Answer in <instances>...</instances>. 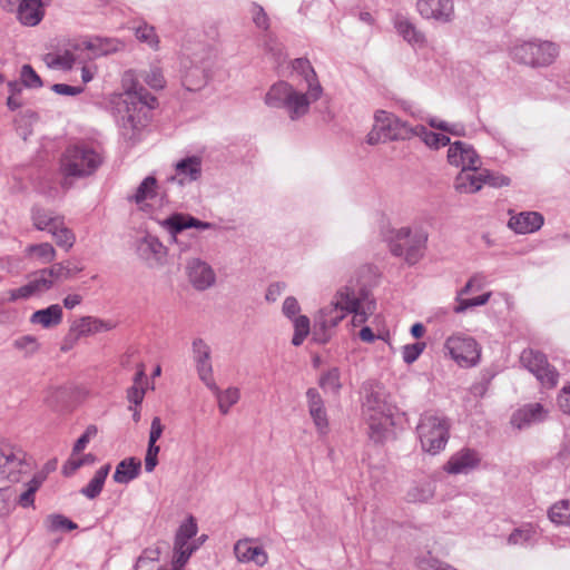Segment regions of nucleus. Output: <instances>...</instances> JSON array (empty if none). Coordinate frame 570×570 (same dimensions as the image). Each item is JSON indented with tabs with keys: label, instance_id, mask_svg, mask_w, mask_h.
<instances>
[{
	"label": "nucleus",
	"instance_id": "11",
	"mask_svg": "<svg viewBox=\"0 0 570 570\" xmlns=\"http://www.w3.org/2000/svg\"><path fill=\"white\" fill-rule=\"evenodd\" d=\"M31 471V462L26 452L11 444L0 445V476L10 482H19L23 474Z\"/></svg>",
	"mask_w": 570,
	"mask_h": 570
},
{
	"label": "nucleus",
	"instance_id": "30",
	"mask_svg": "<svg viewBox=\"0 0 570 570\" xmlns=\"http://www.w3.org/2000/svg\"><path fill=\"white\" fill-rule=\"evenodd\" d=\"M136 249L139 257L147 262H160L166 255L165 246L153 235L140 238Z\"/></svg>",
	"mask_w": 570,
	"mask_h": 570
},
{
	"label": "nucleus",
	"instance_id": "38",
	"mask_svg": "<svg viewBox=\"0 0 570 570\" xmlns=\"http://www.w3.org/2000/svg\"><path fill=\"white\" fill-rule=\"evenodd\" d=\"M77 52L73 47L65 50L63 53L50 52L45 56V62L51 69L70 70L80 60V56Z\"/></svg>",
	"mask_w": 570,
	"mask_h": 570
},
{
	"label": "nucleus",
	"instance_id": "62",
	"mask_svg": "<svg viewBox=\"0 0 570 570\" xmlns=\"http://www.w3.org/2000/svg\"><path fill=\"white\" fill-rule=\"evenodd\" d=\"M164 431V425L158 416H155L151 421L148 445H157V441L160 439Z\"/></svg>",
	"mask_w": 570,
	"mask_h": 570
},
{
	"label": "nucleus",
	"instance_id": "17",
	"mask_svg": "<svg viewBox=\"0 0 570 570\" xmlns=\"http://www.w3.org/2000/svg\"><path fill=\"white\" fill-rule=\"evenodd\" d=\"M190 284L197 291H206L216 283V274L212 266L199 258H193L186 266Z\"/></svg>",
	"mask_w": 570,
	"mask_h": 570
},
{
	"label": "nucleus",
	"instance_id": "25",
	"mask_svg": "<svg viewBox=\"0 0 570 570\" xmlns=\"http://www.w3.org/2000/svg\"><path fill=\"white\" fill-rule=\"evenodd\" d=\"M202 176V159L197 156L186 157L179 160L175 166V176L179 185H185L199 179Z\"/></svg>",
	"mask_w": 570,
	"mask_h": 570
},
{
	"label": "nucleus",
	"instance_id": "47",
	"mask_svg": "<svg viewBox=\"0 0 570 570\" xmlns=\"http://www.w3.org/2000/svg\"><path fill=\"white\" fill-rule=\"evenodd\" d=\"M27 255L36 256L41 263L48 264L56 258V249L50 243L32 244L26 248Z\"/></svg>",
	"mask_w": 570,
	"mask_h": 570
},
{
	"label": "nucleus",
	"instance_id": "8",
	"mask_svg": "<svg viewBox=\"0 0 570 570\" xmlns=\"http://www.w3.org/2000/svg\"><path fill=\"white\" fill-rule=\"evenodd\" d=\"M412 126L386 110H376L374 124L366 136L368 145L385 144L395 140H410Z\"/></svg>",
	"mask_w": 570,
	"mask_h": 570
},
{
	"label": "nucleus",
	"instance_id": "54",
	"mask_svg": "<svg viewBox=\"0 0 570 570\" xmlns=\"http://www.w3.org/2000/svg\"><path fill=\"white\" fill-rule=\"evenodd\" d=\"M140 77L153 89H163L165 87V78L158 67H151L148 71H144Z\"/></svg>",
	"mask_w": 570,
	"mask_h": 570
},
{
	"label": "nucleus",
	"instance_id": "3",
	"mask_svg": "<svg viewBox=\"0 0 570 570\" xmlns=\"http://www.w3.org/2000/svg\"><path fill=\"white\" fill-rule=\"evenodd\" d=\"M102 164V156L88 144H75L68 146L59 161V170L62 176L61 187L71 188L75 179L91 176Z\"/></svg>",
	"mask_w": 570,
	"mask_h": 570
},
{
	"label": "nucleus",
	"instance_id": "48",
	"mask_svg": "<svg viewBox=\"0 0 570 570\" xmlns=\"http://www.w3.org/2000/svg\"><path fill=\"white\" fill-rule=\"evenodd\" d=\"M434 497V483L424 481L414 485L409 492L407 498L412 502H426Z\"/></svg>",
	"mask_w": 570,
	"mask_h": 570
},
{
	"label": "nucleus",
	"instance_id": "32",
	"mask_svg": "<svg viewBox=\"0 0 570 570\" xmlns=\"http://www.w3.org/2000/svg\"><path fill=\"white\" fill-rule=\"evenodd\" d=\"M204 384L216 396L219 412L224 415H226L230 407L239 401L240 392L237 387H228L225 391H222L214 379Z\"/></svg>",
	"mask_w": 570,
	"mask_h": 570
},
{
	"label": "nucleus",
	"instance_id": "46",
	"mask_svg": "<svg viewBox=\"0 0 570 570\" xmlns=\"http://www.w3.org/2000/svg\"><path fill=\"white\" fill-rule=\"evenodd\" d=\"M134 32L136 38L149 46L151 49L157 50L159 47V38L156 33V30L153 26L141 22L137 27H134Z\"/></svg>",
	"mask_w": 570,
	"mask_h": 570
},
{
	"label": "nucleus",
	"instance_id": "26",
	"mask_svg": "<svg viewBox=\"0 0 570 570\" xmlns=\"http://www.w3.org/2000/svg\"><path fill=\"white\" fill-rule=\"evenodd\" d=\"M31 219L36 229L51 234L65 222L62 215L41 206H35L31 209Z\"/></svg>",
	"mask_w": 570,
	"mask_h": 570
},
{
	"label": "nucleus",
	"instance_id": "50",
	"mask_svg": "<svg viewBox=\"0 0 570 570\" xmlns=\"http://www.w3.org/2000/svg\"><path fill=\"white\" fill-rule=\"evenodd\" d=\"M549 518L554 523L570 525V500L553 504L549 510Z\"/></svg>",
	"mask_w": 570,
	"mask_h": 570
},
{
	"label": "nucleus",
	"instance_id": "23",
	"mask_svg": "<svg viewBox=\"0 0 570 570\" xmlns=\"http://www.w3.org/2000/svg\"><path fill=\"white\" fill-rule=\"evenodd\" d=\"M547 417V411L540 403L527 404L515 411L511 417V424L519 429L529 428L532 424L540 423Z\"/></svg>",
	"mask_w": 570,
	"mask_h": 570
},
{
	"label": "nucleus",
	"instance_id": "9",
	"mask_svg": "<svg viewBox=\"0 0 570 570\" xmlns=\"http://www.w3.org/2000/svg\"><path fill=\"white\" fill-rule=\"evenodd\" d=\"M363 415L368 424L370 438L375 442H381L385 432L393 425V413L380 392L372 391L366 395L363 403Z\"/></svg>",
	"mask_w": 570,
	"mask_h": 570
},
{
	"label": "nucleus",
	"instance_id": "28",
	"mask_svg": "<svg viewBox=\"0 0 570 570\" xmlns=\"http://www.w3.org/2000/svg\"><path fill=\"white\" fill-rule=\"evenodd\" d=\"M543 225V216L537 212H522L509 219L508 226L518 234L537 232Z\"/></svg>",
	"mask_w": 570,
	"mask_h": 570
},
{
	"label": "nucleus",
	"instance_id": "20",
	"mask_svg": "<svg viewBox=\"0 0 570 570\" xmlns=\"http://www.w3.org/2000/svg\"><path fill=\"white\" fill-rule=\"evenodd\" d=\"M124 48V43L115 38L95 37L87 40L79 41L73 45L76 51L88 50L91 52L88 59L115 53Z\"/></svg>",
	"mask_w": 570,
	"mask_h": 570
},
{
	"label": "nucleus",
	"instance_id": "51",
	"mask_svg": "<svg viewBox=\"0 0 570 570\" xmlns=\"http://www.w3.org/2000/svg\"><path fill=\"white\" fill-rule=\"evenodd\" d=\"M51 236L56 244L67 252L71 249L76 243V235L66 226L65 222L51 233Z\"/></svg>",
	"mask_w": 570,
	"mask_h": 570
},
{
	"label": "nucleus",
	"instance_id": "1",
	"mask_svg": "<svg viewBox=\"0 0 570 570\" xmlns=\"http://www.w3.org/2000/svg\"><path fill=\"white\" fill-rule=\"evenodd\" d=\"M122 85L125 91L117 106L118 124L125 139L136 140L140 130L148 125L150 112L158 102L136 79L132 70L125 72Z\"/></svg>",
	"mask_w": 570,
	"mask_h": 570
},
{
	"label": "nucleus",
	"instance_id": "55",
	"mask_svg": "<svg viewBox=\"0 0 570 570\" xmlns=\"http://www.w3.org/2000/svg\"><path fill=\"white\" fill-rule=\"evenodd\" d=\"M158 550L147 549L138 558L135 570H144L146 566H151V570H159L156 561L158 560Z\"/></svg>",
	"mask_w": 570,
	"mask_h": 570
},
{
	"label": "nucleus",
	"instance_id": "14",
	"mask_svg": "<svg viewBox=\"0 0 570 570\" xmlns=\"http://www.w3.org/2000/svg\"><path fill=\"white\" fill-rule=\"evenodd\" d=\"M415 8L424 20L446 24L455 19L453 0H416Z\"/></svg>",
	"mask_w": 570,
	"mask_h": 570
},
{
	"label": "nucleus",
	"instance_id": "34",
	"mask_svg": "<svg viewBox=\"0 0 570 570\" xmlns=\"http://www.w3.org/2000/svg\"><path fill=\"white\" fill-rule=\"evenodd\" d=\"M82 267H79L72 264L70 261L56 263L51 265L49 268H45L40 271L41 277L50 281V288L53 285L55 281L58 279H69L73 277L77 273L81 272Z\"/></svg>",
	"mask_w": 570,
	"mask_h": 570
},
{
	"label": "nucleus",
	"instance_id": "21",
	"mask_svg": "<svg viewBox=\"0 0 570 570\" xmlns=\"http://www.w3.org/2000/svg\"><path fill=\"white\" fill-rule=\"evenodd\" d=\"M481 458L475 450L463 448L452 454L444 465L450 474H466L480 464Z\"/></svg>",
	"mask_w": 570,
	"mask_h": 570
},
{
	"label": "nucleus",
	"instance_id": "37",
	"mask_svg": "<svg viewBox=\"0 0 570 570\" xmlns=\"http://www.w3.org/2000/svg\"><path fill=\"white\" fill-rule=\"evenodd\" d=\"M141 462L135 458H128L118 463L114 473V480L120 484H127L139 475Z\"/></svg>",
	"mask_w": 570,
	"mask_h": 570
},
{
	"label": "nucleus",
	"instance_id": "35",
	"mask_svg": "<svg viewBox=\"0 0 570 570\" xmlns=\"http://www.w3.org/2000/svg\"><path fill=\"white\" fill-rule=\"evenodd\" d=\"M483 186L482 173L476 170H461L454 181V187L459 193L473 194Z\"/></svg>",
	"mask_w": 570,
	"mask_h": 570
},
{
	"label": "nucleus",
	"instance_id": "18",
	"mask_svg": "<svg viewBox=\"0 0 570 570\" xmlns=\"http://www.w3.org/2000/svg\"><path fill=\"white\" fill-rule=\"evenodd\" d=\"M191 354L199 380L206 383L214 379L210 346L200 337L194 338Z\"/></svg>",
	"mask_w": 570,
	"mask_h": 570
},
{
	"label": "nucleus",
	"instance_id": "45",
	"mask_svg": "<svg viewBox=\"0 0 570 570\" xmlns=\"http://www.w3.org/2000/svg\"><path fill=\"white\" fill-rule=\"evenodd\" d=\"M318 384L324 391L338 394L342 389L340 370L332 367L324 372L318 380Z\"/></svg>",
	"mask_w": 570,
	"mask_h": 570
},
{
	"label": "nucleus",
	"instance_id": "7",
	"mask_svg": "<svg viewBox=\"0 0 570 570\" xmlns=\"http://www.w3.org/2000/svg\"><path fill=\"white\" fill-rule=\"evenodd\" d=\"M428 238V232L422 227L414 230L401 227L393 232L390 250L394 256L403 257L409 265H414L423 257Z\"/></svg>",
	"mask_w": 570,
	"mask_h": 570
},
{
	"label": "nucleus",
	"instance_id": "56",
	"mask_svg": "<svg viewBox=\"0 0 570 570\" xmlns=\"http://www.w3.org/2000/svg\"><path fill=\"white\" fill-rule=\"evenodd\" d=\"M426 344L424 342H417L414 344H407L403 346L402 356L406 364L414 363L424 351Z\"/></svg>",
	"mask_w": 570,
	"mask_h": 570
},
{
	"label": "nucleus",
	"instance_id": "42",
	"mask_svg": "<svg viewBox=\"0 0 570 570\" xmlns=\"http://www.w3.org/2000/svg\"><path fill=\"white\" fill-rule=\"evenodd\" d=\"M207 76L204 69L195 66L185 71L183 85L189 91L199 90L206 85Z\"/></svg>",
	"mask_w": 570,
	"mask_h": 570
},
{
	"label": "nucleus",
	"instance_id": "61",
	"mask_svg": "<svg viewBox=\"0 0 570 570\" xmlns=\"http://www.w3.org/2000/svg\"><path fill=\"white\" fill-rule=\"evenodd\" d=\"M330 327H323L320 321L315 318L313 327V340L317 343L325 344L330 341L331 334Z\"/></svg>",
	"mask_w": 570,
	"mask_h": 570
},
{
	"label": "nucleus",
	"instance_id": "6",
	"mask_svg": "<svg viewBox=\"0 0 570 570\" xmlns=\"http://www.w3.org/2000/svg\"><path fill=\"white\" fill-rule=\"evenodd\" d=\"M510 55L518 63L534 68L547 67L558 57L559 47L552 41L534 38L517 41L512 46Z\"/></svg>",
	"mask_w": 570,
	"mask_h": 570
},
{
	"label": "nucleus",
	"instance_id": "39",
	"mask_svg": "<svg viewBox=\"0 0 570 570\" xmlns=\"http://www.w3.org/2000/svg\"><path fill=\"white\" fill-rule=\"evenodd\" d=\"M413 137H419L428 147L433 149H439L450 144L448 136L430 131L423 125L412 126L411 139Z\"/></svg>",
	"mask_w": 570,
	"mask_h": 570
},
{
	"label": "nucleus",
	"instance_id": "27",
	"mask_svg": "<svg viewBox=\"0 0 570 570\" xmlns=\"http://www.w3.org/2000/svg\"><path fill=\"white\" fill-rule=\"evenodd\" d=\"M234 553L240 562H254L263 567L268 561V556L262 547H252L248 539L238 540L234 546Z\"/></svg>",
	"mask_w": 570,
	"mask_h": 570
},
{
	"label": "nucleus",
	"instance_id": "43",
	"mask_svg": "<svg viewBox=\"0 0 570 570\" xmlns=\"http://www.w3.org/2000/svg\"><path fill=\"white\" fill-rule=\"evenodd\" d=\"M538 532L535 528L531 523H527L520 528L514 529L509 538L508 543L509 544H527L534 542L537 539Z\"/></svg>",
	"mask_w": 570,
	"mask_h": 570
},
{
	"label": "nucleus",
	"instance_id": "22",
	"mask_svg": "<svg viewBox=\"0 0 570 570\" xmlns=\"http://www.w3.org/2000/svg\"><path fill=\"white\" fill-rule=\"evenodd\" d=\"M161 226L173 236L176 237L179 233L187 228L209 229L213 227L212 223L199 220L190 215L173 214L161 222Z\"/></svg>",
	"mask_w": 570,
	"mask_h": 570
},
{
	"label": "nucleus",
	"instance_id": "29",
	"mask_svg": "<svg viewBox=\"0 0 570 570\" xmlns=\"http://www.w3.org/2000/svg\"><path fill=\"white\" fill-rule=\"evenodd\" d=\"M50 288V281L41 277L39 274L35 279L30 281L28 284L19 287L9 289L6 294L4 298L8 302H17L19 299H27L36 294L42 293Z\"/></svg>",
	"mask_w": 570,
	"mask_h": 570
},
{
	"label": "nucleus",
	"instance_id": "19",
	"mask_svg": "<svg viewBox=\"0 0 570 570\" xmlns=\"http://www.w3.org/2000/svg\"><path fill=\"white\" fill-rule=\"evenodd\" d=\"M306 401L309 416L320 435L324 436L328 432V417L325 409L324 400L315 387L306 391Z\"/></svg>",
	"mask_w": 570,
	"mask_h": 570
},
{
	"label": "nucleus",
	"instance_id": "49",
	"mask_svg": "<svg viewBox=\"0 0 570 570\" xmlns=\"http://www.w3.org/2000/svg\"><path fill=\"white\" fill-rule=\"evenodd\" d=\"M294 325V335L292 338V344L294 346H299L303 344L304 340L311 332V322L309 318L305 315H298L293 320Z\"/></svg>",
	"mask_w": 570,
	"mask_h": 570
},
{
	"label": "nucleus",
	"instance_id": "16",
	"mask_svg": "<svg viewBox=\"0 0 570 570\" xmlns=\"http://www.w3.org/2000/svg\"><path fill=\"white\" fill-rule=\"evenodd\" d=\"M449 145L448 161L451 165L461 167L462 170H478L480 157L471 145L460 140Z\"/></svg>",
	"mask_w": 570,
	"mask_h": 570
},
{
	"label": "nucleus",
	"instance_id": "4",
	"mask_svg": "<svg viewBox=\"0 0 570 570\" xmlns=\"http://www.w3.org/2000/svg\"><path fill=\"white\" fill-rule=\"evenodd\" d=\"M264 101L271 108L285 109L293 121L304 117L314 102L306 94L296 90L286 81L274 83L266 92Z\"/></svg>",
	"mask_w": 570,
	"mask_h": 570
},
{
	"label": "nucleus",
	"instance_id": "59",
	"mask_svg": "<svg viewBox=\"0 0 570 570\" xmlns=\"http://www.w3.org/2000/svg\"><path fill=\"white\" fill-rule=\"evenodd\" d=\"M299 304L294 296H288L285 298L282 312L286 317L294 320L296 316H298L297 314L299 313Z\"/></svg>",
	"mask_w": 570,
	"mask_h": 570
},
{
	"label": "nucleus",
	"instance_id": "44",
	"mask_svg": "<svg viewBox=\"0 0 570 570\" xmlns=\"http://www.w3.org/2000/svg\"><path fill=\"white\" fill-rule=\"evenodd\" d=\"M16 351L22 353L23 357L30 358L40 350V343L33 335H22L12 342Z\"/></svg>",
	"mask_w": 570,
	"mask_h": 570
},
{
	"label": "nucleus",
	"instance_id": "15",
	"mask_svg": "<svg viewBox=\"0 0 570 570\" xmlns=\"http://www.w3.org/2000/svg\"><path fill=\"white\" fill-rule=\"evenodd\" d=\"M391 22L396 33L411 47L419 49L426 47L428 39L425 33L417 28L406 13L393 11L391 13Z\"/></svg>",
	"mask_w": 570,
	"mask_h": 570
},
{
	"label": "nucleus",
	"instance_id": "40",
	"mask_svg": "<svg viewBox=\"0 0 570 570\" xmlns=\"http://www.w3.org/2000/svg\"><path fill=\"white\" fill-rule=\"evenodd\" d=\"M115 327V324L110 321H104L92 316H83L79 320L76 325V330L79 335H89L100 332H107Z\"/></svg>",
	"mask_w": 570,
	"mask_h": 570
},
{
	"label": "nucleus",
	"instance_id": "63",
	"mask_svg": "<svg viewBox=\"0 0 570 570\" xmlns=\"http://www.w3.org/2000/svg\"><path fill=\"white\" fill-rule=\"evenodd\" d=\"M51 89L62 96H77L83 91V87L81 86H70L66 83H55Z\"/></svg>",
	"mask_w": 570,
	"mask_h": 570
},
{
	"label": "nucleus",
	"instance_id": "53",
	"mask_svg": "<svg viewBox=\"0 0 570 570\" xmlns=\"http://www.w3.org/2000/svg\"><path fill=\"white\" fill-rule=\"evenodd\" d=\"M20 80L27 88L42 87V80L30 65H23L20 70Z\"/></svg>",
	"mask_w": 570,
	"mask_h": 570
},
{
	"label": "nucleus",
	"instance_id": "64",
	"mask_svg": "<svg viewBox=\"0 0 570 570\" xmlns=\"http://www.w3.org/2000/svg\"><path fill=\"white\" fill-rule=\"evenodd\" d=\"M558 404L563 413L570 415V384L561 390L558 396Z\"/></svg>",
	"mask_w": 570,
	"mask_h": 570
},
{
	"label": "nucleus",
	"instance_id": "60",
	"mask_svg": "<svg viewBox=\"0 0 570 570\" xmlns=\"http://www.w3.org/2000/svg\"><path fill=\"white\" fill-rule=\"evenodd\" d=\"M160 448L158 445H148L146 456H145V470L147 472H153L158 464V453Z\"/></svg>",
	"mask_w": 570,
	"mask_h": 570
},
{
	"label": "nucleus",
	"instance_id": "41",
	"mask_svg": "<svg viewBox=\"0 0 570 570\" xmlns=\"http://www.w3.org/2000/svg\"><path fill=\"white\" fill-rule=\"evenodd\" d=\"M109 471V464H106L101 466L99 470H97L94 478L89 481V483L80 490V493L91 500L97 498L102 491Z\"/></svg>",
	"mask_w": 570,
	"mask_h": 570
},
{
	"label": "nucleus",
	"instance_id": "31",
	"mask_svg": "<svg viewBox=\"0 0 570 570\" xmlns=\"http://www.w3.org/2000/svg\"><path fill=\"white\" fill-rule=\"evenodd\" d=\"M43 4L41 0H21L17 17L26 26H37L43 18Z\"/></svg>",
	"mask_w": 570,
	"mask_h": 570
},
{
	"label": "nucleus",
	"instance_id": "2",
	"mask_svg": "<svg viewBox=\"0 0 570 570\" xmlns=\"http://www.w3.org/2000/svg\"><path fill=\"white\" fill-rule=\"evenodd\" d=\"M375 307L370 291L351 282L337 292L335 302L321 308L315 318L323 327L334 328L344 318L345 313H352V323L358 326L367 321Z\"/></svg>",
	"mask_w": 570,
	"mask_h": 570
},
{
	"label": "nucleus",
	"instance_id": "33",
	"mask_svg": "<svg viewBox=\"0 0 570 570\" xmlns=\"http://www.w3.org/2000/svg\"><path fill=\"white\" fill-rule=\"evenodd\" d=\"M158 183L154 176H147L136 188L132 195H129L127 199L137 204L140 209H145L148 206L147 202L157 197Z\"/></svg>",
	"mask_w": 570,
	"mask_h": 570
},
{
	"label": "nucleus",
	"instance_id": "57",
	"mask_svg": "<svg viewBox=\"0 0 570 570\" xmlns=\"http://www.w3.org/2000/svg\"><path fill=\"white\" fill-rule=\"evenodd\" d=\"M482 178L483 185L487 184L491 187H502L510 185V178L503 175H499L489 170H483Z\"/></svg>",
	"mask_w": 570,
	"mask_h": 570
},
{
	"label": "nucleus",
	"instance_id": "12",
	"mask_svg": "<svg viewBox=\"0 0 570 570\" xmlns=\"http://www.w3.org/2000/svg\"><path fill=\"white\" fill-rule=\"evenodd\" d=\"M520 362L543 386L551 389L558 384L559 373L549 364L543 353L531 348L524 350Z\"/></svg>",
	"mask_w": 570,
	"mask_h": 570
},
{
	"label": "nucleus",
	"instance_id": "5",
	"mask_svg": "<svg viewBox=\"0 0 570 570\" xmlns=\"http://www.w3.org/2000/svg\"><path fill=\"white\" fill-rule=\"evenodd\" d=\"M416 433L422 451L435 455L443 451L448 444L450 422L443 414L425 412L420 417Z\"/></svg>",
	"mask_w": 570,
	"mask_h": 570
},
{
	"label": "nucleus",
	"instance_id": "36",
	"mask_svg": "<svg viewBox=\"0 0 570 570\" xmlns=\"http://www.w3.org/2000/svg\"><path fill=\"white\" fill-rule=\"evenodd\" d=\"M61 321L62 308L59 304H52L47 308L36 311L30 317V322L32 324H39L43 328L57 326Z\"/></svg>",
	"mask_w": 570,
	"mask_h": 570
},
{
	"label": "nucleus",
	"instance_id": "13",
	"mask_svg": "<svg viewBox=\"0 0 570 570\" xmlns=\"http://www.w3.org/2000/svg\"><path fill=\"white\" fill-rule=\"evenodd\" d=\"M197 531L196 519L191 515L179 525L174 542V557L178 566H185L190 556L198 549L195 542H189L197 534Z\"/></svg>",
	"mask_w": 570,
	"mask_h": 570
},
{
	"label": "nucleus",
	"instance_id": "58",
	"mask_svg": "<svg viewBox=\"0 0 570 570\" xmlns=\"http://www.w3.org/2000/svg\"><path fill=\"white\" fill-rule=\"evenodd\" d=\"M250 13L253 22L256 24L257 28L263 30L268 29V17L261 6L253 3L250 7Z\"/></svg>",
	"mask_w": 570,
	"mask_h": 570
},
{
	"label": "nucleus",
	"instance_id": "24",
	"mask_svg": "<svg viewBox=\"0 0 570 570\" xmlns=\"http://www.w3.org/2000/svg\"><path fill=\"white\" fill-rule=\"evenodd\" d=\"M293 70L303 76L306 81L307 91L305 94L314 101L318 100L323 94V88L311 62L305 58H297L293 61Z\"/></svg>",
	"mask_w": 570,
	"mask_h": 570
},
{
	"label": "nucleus",
	"instance_id": "52",
	"mask_svg": "<svg viewBox=\"0 0 570 570\" xmlns=\"http://www.w3.org/2000/svg\"><path fill=\"white\" fill-rule=\"evenodd\" d=\"M491 297V293H484L478 297L473 298H460L456 297L458 305L454 306L453 311L456 314L464 313L466 309L475 306H482L485 305Z\"/></svg>",
	"mask_w": 570,
	"mask_h": 570
},
{
	"label": "nucleus",
	"instance_id": "10",
	"mask_svg": "<svg viewBox=\"0 0 570 570\" xmlns=\"http://www.w3.org/2000/svg\"><path fill=\"white\" fill-rule=\"evenodd\" d=\"M444 348L462 367L475 366L480 361L481 347L472 336L453 334L446 338Z\"/></svg>",
	"mask_w": 570,
	"mask_h": 570
}]
</instances>
